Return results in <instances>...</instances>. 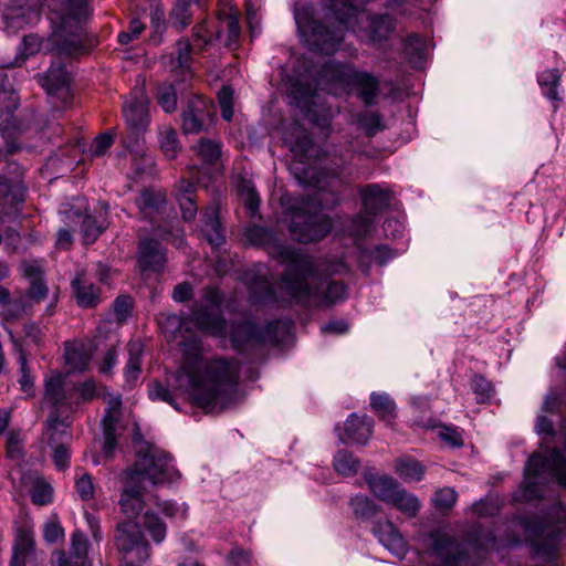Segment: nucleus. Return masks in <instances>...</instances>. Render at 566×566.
I'll return each mask as SVG.
<instances>
[{
    "label": "nucleus",
    "instance_id": "obj_7",
    "mask_svg": "<svg viewBox=\"0 0 566 566\" xmlns=\"http://www.w3.org/2000/svg\"><path fill=\"white\" fill-rule=\"evenodd\" d=\"M43 402L53 408L46 420L45 434L51 442H56L66 434L69 426L59 412L72 406V386L66 385L64 376L54 374L45 379Z\"/></svg>",
    "mask_w": 566,
    "mask_h": 566
},
{
    "label": "nucleus",
    "instance_id": "obj_62",
    "mask_svg": "<svg viewBox=\"0 0 566 566\" xmlns=\"http://www.w3.org/2000/svg\"><path fill=\"white\" fill-rule=\"evenodd\" d=\"M218 101L221 108V115L222 118L230 122L233 116V91L229 86H223L219 94H218Z\"/></svg>",
    "mask_w": 566,
    "mask_h": 566
},
{
    "label": "nucleus",
    "instance_id": "obj_16",
    "mask_svg": "<svg viewBox=\"0 0 566 566\" xmlns=\"http://www.w3.org/2000/svg\"><path fill=\"white\" fill-rule=\"evenodd\" d=\"M123 484L118 500L119 510L127 516V521H135L144 510L145 501L143 495L146 488L137 482L132 473L123 474Z\"/></svg>",
    "mask_w": 566,
    "mask_h": 566
},
{
    "label": "nucleus",
    "instance_id": "obj_18",
    "mask_svg": "<svg viewBox=\"0 0 566 566\" xmlns=\"http://www.w3.org/2000/svg\"><path fill=\"white\" fill-rule=\"evenodd\" d=\"M149 99L143 86L135 87L126 97L123 105V115L132 128L143 129L148 124Z\"/></svg>",
    "mask_w": 566,
    "mask_h": 566
},
{
    "label": "nucleus",
    "instance_id": "obj_45",
    "mask_svg": "<svg viewBox=\"0 0 566 566\" xmlns=\"http://www.w3.org/2000/svg\"><path fill=\"white\" fill-rule=\"evenodd\" d=\"M190 2L189 0H178L171 11V24L178 32H181L190 23Z\"/></svg>",
    "mask_w": 566,
    "mask_h": 566
},
{
    "label": "nucleus",
    "instance_id": "obj_37",
    "mask_svg": "<svg viewBox=\"0 0 566 566\" xmlns=\"http://www.w3.org/2000/svg\"><path fill=\"white\" fill-rule=\"evenodd\" d=\"M294 130L295 134H285L284 142L292 153L300 157H307L312 147V139L301 127L295 126Z\"/></svg>",
    "mask_w": 566,
    "mask_h": 566
},
{
    "label": "nucleus",
    "instance_id": "obj_57",
    "mask_svg": "<svg viewBox=\"0 0 566 566\" xmlns=\"http://www.w3.org/2000/svg\"><path fill=\"white\" fill-rule=\"evenodd\" d=\"M534 555L544 562L555 560L557 557V547L554 539H545L534 545Z\"/></svg>",
    "mask_w": 566,
    "mask_h": 566
},
{
    "label": "nucleus",
    "instance_id": "obj_41",
    "mask_svg": "<svg viewBox=\"0 0 566 566\" xmlns=\"http://www.w3.org/2000/svg\"><path fill=\"white\" fill-rule=\"evenodd\" d=\"M159 143L160 148L165 156L169 159H174L179 151V142L177 132L170 126H164L159 130Z\"/></svg>",
    "mask_w": 566,
    "mask_h": 566
},
{
    "label": "nucleus",
    "instance_id": "obj_19",
    "mask_svg": "<svg viewBox=\"0 0 566 566\" xmlns=\"http://www.w3.org/2000/svg\"><path fill=\"white\" fill-rule=\"evenodd\" d=\"M243 281L254 301L272 298V283L268 276V270L264 265L260 264L247 270L243 274Z\"/></svg>",
    "mask_w": 566,
    "mask_h": 566
},
{
    "label": "nucleus",
    "instance_id": "obj_23",
    "mask_svg": "<svg viewBox=\"0 0 566 566\" xmlns=\"http://www.w3.org/2000/svg\"><path fill=\"white\" fill-rule=\"evenodd\" d=\"M364 211L376 216L390 203V193L378 185H369L359 190Z\"/></svg>",
    "mask_w": 566,
    "mask_h": 566
},
{
    "label": "nucleus",
    "instance_id": "obj_39",
    "mask_svg": "<svg viewBox=\"0 0 566 566\" xmlns=\"http://www.w3.org/2000/svg\"><path fill=\"white\" fill-rule=\"evenodd\" d=\"M198 157L207 164H214L221 155V145L217 140L201 138L193 146Z\"/></svg>",
    "mask_w": 566,
    "mask_h": 566
},
{
    "label": "nucleus",
    "instance_id": "obj_17",
    "mask_svg": "<svg viewBox=\"0 0 566 566\" xmlns=\"http://www.w3.org/2000/svg\"><path fill=\"white\" fill-rule=\"evenodd\" d=\"M19 271L29 281L27 296L30 300L38 303L48 297L49 287L44 282L45 270L43 260L25 259L20 262Z\"/></svg>",
    "mask_w": 566,
    "mask_h": 566
},
{
    "label": "nucleus",
    "instance_id": "obj_48",
    "mask_svg": "<svg viewBox=\"0 0 566 566\" xmlns=\"http://www.w3.org/2000/svg\"><path fill=\"white\" fill-rule=\"evenodd\" d=\"M357 124L368 136H374L378 130L384 129L381 118L376 112H364L357 116Z\"/></svg>",
    "mask_w": 566,
    "mask_h": 566
},
{
    "label": "nucleus",
    "instance_id": "obj_64",
    "mask_svg": "<svg viewBox=\"0 0 566 566\" xmlns=\"http://www.w3.org/2000/svg\"><path fill=\"white\" fill-rule=\"evenodd\" d=\"M239 191L248 210L251 213L256 212L260 205V199L255 189L249 182L242 181L241 185H239Z\"/></svg>",
    "mask_w": 566,
    "mask_h": 566
},
{
    "label": "nucleus",
    "instance_id": "obj_59",
    "mask_svg": "<svg viewBox=\"0 0 566 566\" xmlns=\"http://www.w3.org/2000/svg\"><path fill=\"white\" fill-rule=\"evenodd\" d=\"M247 238L255 245H269L274 242V235L270 230L256 226L248 229Z\"/></svg>",
    "mask_w": 566,
    "mask_h": 566
},
{
    "label": "nucleus",
    "instance_id": "obj_43",
    "mask_svg": "<svg viewBox=\"0 0 566 566\" xmlns=\"http://www.w3.org/2000/svg\"><path fill=\"white\" fill-rule=\"evenodd\" d=\"M192 46L188 39L182 38L176 43L177 69L184 75V78L191 75L190 72V54Z\"/></svg>",
    "mask_w": 566,
    "mask_h": 566
},
{
    "label": "nucleus",
    "instance_id": "obj_33",
    "mask_svg": "<svg viewBox=\"0 0 566 566\" xmlns=\"http://www.w3.org/2000/svg\"><path fill=\"white\" fill-rule=\"evenodd\" d=\"M370 406L380 420L389 426L392 424L396 418V403L388 394L373 392L370 395Z\"/></svg>",
    "mask_w": 566,
    "mask_h": 566
},
{
    "label": "nucleus",
    "instance_id": "obj_40",
    "mask_svg": "<svg viewBox=\"0 0 566 566\" xmlns=\"http://www.w3.org/2000/svg\"><path fill=\"white\" fill-rule=\"evenodd\" d=\"M354 514L357 517L369 520L379 512V506L368 496L356 495L349 502Z\"/></svg>",
    "mask_w": 566,
    "mask_h": 566
},
{
    "label": "nucleus",
    "instance_id": "obj_20",
    "mask_svg": "<svg viewBox=\"0 0 566 566\" xmlns=\"http://www.w3.org/2000/svg\"><path fill=\"white\" fill-rule=\"evenodd\" d=\"M373 533L378 537L379 542L394 555H405L406 542L390 521L386 520L376 522L373 527Z\"/></svg>",
    "mask_w": 566,
    "mask_h": 566
},
{
    "label": "nucleus",
    "instance_id": "obj_51",
    "mask_svg": "<svg viewBox=\"0 0 566 566\" xmlns=\"http://www.w3.org/2000/svg\"><path fill=\"white\" fill-rule=\"evenodd\" d=\"M140 349L136 345L129 347V358L125 367V377L128 382H133L137 379L140 373Z\"/></svg>",
    "mask_w": 566,
    "mask_h": 566
},
{
    "label": "nucleus",
    "instance_id": "obj_60",
    "mask_svg": "<svg viewBox=\"0 0 566 566\" xmlns=\"http://www.w3.org/2000/svg\"><path fill=\"white\" fill-rule=\"evenodd\" d=\"M145 526L153 539L160 543L166 536V525L154 514L146 513Z\"/></svg>",
    "mask_w": 566,
    "mask_h": 566
},
{
    "label": "nucleus",
    "instance_id": "obj_54",
    "mask_svg": "<svg viewBox=\"0 0 566 566\" xmlns=\"http://www.w3.org/2000/svg\"><path fill=\"white\" fill-rule=\"evenodd\" d=\"M458 494L452 488L438 490L433 497V504L439 510H450L457 502Z\"/></svg>",
    "mask_w": 566,
    "mask_h": 566
},
{
    "label": "nucleus",
    "instance_id": "obj_11",
    "mask_svg": "<svg viewBox=\"0 0 566 566\" xmlns=\"http://www.w3.org/2000/svg\"><path fill=\"white\" fill-rule=\"evenodd\" d=\"M19 107V97L7 74L0 72V133L6 142L7 153H13L18 127L14 112Z\"/></svg>",
    "mask_w": 566,
    "mask_h": 566
},
{
    "label": "nucleus",
    "instance_id": "obj_4",
    "mask_svg": "<svg viewBox=\"0 0 566 566\" xmlns=\"http://www.w3.org/2000/svg\"><path fill=\"white\" fill-rule=\"evenodd\" d=\"M90 10L86 0H55L51 9L53 31L48 49L57 55L77 53L84 44L83 21Z\"/></svg>",
    "mask_w": 566,
    "mask_h": 566
},
{
    "label": "nucleus",
    "instance_id": "obj_24",
    "mask_svg": "<svg viewBox=\"0 0 566 566\" xmlns=\"http://www.w3.org/2000/svg\"><path fill=\"white\" fill-rule=\"evenodd\" d=\"M374 422L367 416L352 413L345 422V436L355 443L365 444L373 433Z\"/></svg>",
    "mask_w": 566,
    "mask_h": 566
},
{
    "label": "nucleus",
    "instance_id": "obj_31",
    "mask_svg": "<svg viewBox=\"0 0 566 566\" xmlns=\"http://www.w3.org/2000/svg\"><path fill=\"white\" fill-rule=\"evenodd\" d=\"M65 363L71 370L83 371L87 368L91 355L81 342H66L64 346Z\"/></svg>",
    "mask_w": 566,
    "mask_h": 566
},
{
    "label": "nucleus",
    "instance_id": "obj_36",
    "mask_svg": "<svg viewBox=\"0 0 566 566\" xmlns=\"http://www.w3.org/2000/svg\"><path fill=\"white\" fill-rule=\"evenodd\" d=\"M562 74L557 69H551L538 75L537 82L543 90L544 95L551 101L559 102L558 86Z\"/></svg>",
    "mask_w": 566,
    "mask_h": 566
},
{
    "label": "nucleus",
    "instance_id": "obj_38",
    "mask_svg": "<svg viewBox=\"0 0 566 566\" xmlns=\"http://www.w3.org/2000/svg\"><path fill=\"white\" fill-rule=\"evenodd\" d=\"M333 465L338 474L343 476H352L358 472L360 462L352 452L347 450H339L334 455Z\"/></svg>",
    "mask_w": 566,
    "mask_h": 566
},
{
    "label": "nucleus",
    "instance_id": "obj_1",
    "mask_svg": "<svg viewBox=\"0 0 566 566\" xmlns=\"http://www.w3.org/2000/svg\"><path fill=\"white\" fill-rule=\"evenodd\" d=\"M274 248L282 262L286 263L281 289L295 302L308 307H322L346 297V286L329 280L331 275L345 270L343 263L316 260L283 244H274Z\"/></svg>",
    "mask_w": 566,
    "mask_h": 566
},
{
    "label": "nucleus",
    "instance_id": "obj_53",
    "mask_svg": "<svg viewBox=\"0 0 566 566\" xmlns=\"http://www.w3.org/2000/svg\"><path fill=\"white\" fill-rule=\"evenodd\" d=\"M41 48V39L36 34L25 35L22 40V54L23 57H17L14 62L6 64V66H18L21 65L22 61L29 55H33L39 52Z\"/></svg>",
    "mask_w": 566,
    "mask_h": 566
},
{
    "label": "nucleus",
    "instance_id": "obj_5",
    "mask_svg": "<svg viewBox=\"0 0 566 566\" xmlns=\"http://www.w3.org/2000/svg\"><path fill=\"white\" fill-rule=\"evenodd\" d=\"M136 457L135 463L124 474L132 473L140 484L145 485V481L153 485L174 483L181 478L171 464L169 454L154 444L142 443L136 450Z\"/></svg>",
    "mask_w": 566,
    "mask_h": 566
},
{
    "label": "nucleus",
    "instance_id": "obj_44",
    "mask_svg": "<svg viewBox=\"0 0 566 566\" xmlns=\"http://www.w3.org/2000/svg\"><path fill=\"white\" fill-rule=\"evenodd\" d=\"M157 102L166 113L177 108V92L171 83H163L157 90Z\"/></svg>",
    "mask_w": 566,
    "mask_h": 566
},
{
    "label": "nucleus",
    "instance_id": "obj_42",
    "mask_svg": "<svg viewBox=\"0 0 566 566\" xmlns=\"http://www.w3.org/2000/svg\"><path fill=\"white\" fill-rule=\"evenodd\" d=\"M118 423V418L114 415L104 416L102 420L104 443L103 452L106 457H111L116 448L115 431Z\"/></svg>",
    "mask_w": 566,
    "mask_h": 566
},
{
    "label": "nucleus",
    "instance_id": "obj_12",
    "mask_svg": "<svg viewBox=\"0 0 566 566\" xmlns=\"http://www.w3.org/2000/svg\"><path fill=\"white\" fill-rule=\"evenodd\" d=\"M39 83L56 109L66 108L72 102L71 78L60 57L52 62L46 73L39 75Z\"/></svg>",
    "mask_w": 566,
    "mask_h": 566
},
{
    "label": "nucleus",
    "instance_id": "obj_46",
    "mask_svg": "<svg viewBox=\"0 0 566 566\" xmlns=\"http://www.w3.org/2000/svg\"><path fill=\"white\" fill-rule=\"evenodd\" d=\"M90 544L82 531H75L71 536L70 555L75 559H88Z\"/></svg>",
    "mask_w": 566,
    "mask_h": 566
},
{
    "label": "nucleus",
    "instance_id": "obj_50",
    "mask_svg": "<svg viewBox=\"0 0 566 566\" xmlns=\"http://www.w3.org/2000/svg\"><path fill=\"white\" fill-rule=\"evenodd\" d=\"M25 312V302L22 295L10 297L0 312L6 321H14Z\"/></svg>",
    "mask_w": 566,
    "mask_h": 566
},
{
    "label": "nucleus",
    "instance_id": "obj_47",
    "mask_svg": "<svg viewBox=\"0 0 566 566\" xmlns=\"http://www.w3.org/2000/svg\"><path fill=\"white\" fill-rule=\"evenodd\" d=\"M148 397L153 401H163L169 403L176 410H180L175 401L171 391L159 381H153L148 386Z\"/></svg>",
    "mask_w": 566,
    "mask_h": 566
},
{
    "label": "nucleus",
    "instance_id": "obj_14",
    "mask_svg": "<svg viewBox=\"0 0 566 566\" xmlns=\"http://www.w3.org/2000/svg\"><path fill=\"white\" fill-rule=\"evenodd\" d=\"M214 118V107L211 101L200 96H192L182 111V132L185 134H199L207 132Z\"/></svg>",
    "mask_w": 566,
    "mask_h": 566
},
{
    "label": "nucleus",
    "instance_id": "obj_49",
    "mask_svg": "<svg viewBox=\"0 0 566 566\" xmlns=\"http://www.w3.org/2000/svg\"><path fill=\"white\" fill-rule=\"evenodd\" d=\"M4 200L8 203H18L23 200L21 187L17 182L10 184L7 177L0 176V201Z\"/></svg>",
    "mask_w": 566,
    "mask_h": 566
},
{
    "label": "nucleus",
    "instance_id": "obj_30",
    "mask_svg": "<svg viewBox=\"0 0 566 566\" xmlns=\"http://www.w3.org/2000/svg\"><path fill=\"white\" fill-rule=\"evenodd\" d=\"M201 232L212 247H219L223 240V230L216 207H209L203 212V224Z\"/></svg>",
    "mask_w": 566,
    "mask_h": 566
},
{
    "label": "nucleus",
    "instance_id": "obj_26",
    "mask_svg": "<svg viewBox=\"0 0 566 566\" xmlns=\"http://www.w3.org/2000/svg\"><path fill=\"white\" fill-rule=\"evenodd\" d=\"M76 302L82 307H94L99 302V291L86 277L84 272H78L72 281Z\"/></svg>",
    "mask_w": 566,
    "mask_h": 566
},
{
    "label": "nucleus",
    "instance_id": "obj_58",
    "mask_svg": "<svg viewBox=\"0 0 566 566\" xmlns=\"http://www.w3.org/2000/svg\"><path fill=\"white\" fill-rule=\"evenodd\" d=\"M158 506L161 513L170 518L185 520L188 514V506L185 503L164 501L161 503H158Z\"/></svg>",
    "mask_w": 566,
    "mask_h": 566
},
{
    "label": "nucleus",
    "instance_id": "obj_63",
    "mask_svg": "<svg viewBox=\"0 0 566 566\" xmlns=\"http://www.w3.org/2000/svg\"><path fill=\"white\" fill-rule=\"evenodd\" d=\"M472 389L479 402H485L493 396V387L491 382L482 376H475L473 378Z\"/></svg>",
    "mask_w": 566,
    "mask_h": 566
},
{
    "label": "nucleus",
    "instance_id": "obj_10",
    "mask_svg": "<svg viewBox=\"0 0 566 566\" xmlns=\"http://www.w3.org/2000/svg\"><path fill=\"white\" fill-rule=\"evenodd\" d=\"M332 220L318 211H310L305 207L292 210L290 232L294 240L311 243L323 239L332 230Z\"/></svg>",
    "mask_w": 566,
    "mask_h": 566
},
{
    "label": "nucleus",
    "instance_id": "obj_35",
    "mask_svg": "<svg viewBox=\"0 0 566 566\" xmlns=\"http://www.w3.org/2000/svg\"><path fill=\"white\" fill-rule=\"evenodd\" d=\"M193 185L189 181L181 180L179 185L178 201L186 221H191L197 214V205L192 196Z\"/></svg>",
    "mask_w": 566,
    "mask_h": 566
},
{
    "label": "nucleus",
    "instance_id": "obj_28",
    "mask_svg": "<svg viewBox=\"0 0 566 566\" xmlns=\"http://www.w3.org/2000/svg\"><path fill=\"white\" fill-rule=\"evenodd\" d=\"M9 335L13 344V350L19 355L18 361L20 375L18 378V382L20 385V389L28 396H32L34 394V379L28 366L27 353L22 347L21 340L17 339L11 331H9Z\"/></svg>",
    "mask_w": 566,
    "mask_h": 566
},
{
    "label": "nucleus",
    "instance_id": "obj_13",
    "mask_svg": "<svg viewBox=\"0 0 566 566\" xmlns=\"http://www.w3.org/2000/svg\"><path fill=\"white\" fill-rule=\"evenodd\" d=\"M207 33L208 30L205 22L197 24L192 29L195 45L200 50H203L206 46L212 45L216 42L233 49L235 48L241 33L239 20L235 15L228 14L220 20V24L213 34L208 35Z\"/></svg>",
    "mask_w": 566,
    "mask_h": 566
},
{
    "label": "nucleus",
    "instance_id": "obj_56",
    "mask_svg": "<svg viewBox=\"0 0 566 566\" xmlns=\"http://www.w3.org/2000/svg\"><path fill=\"white\" fill-rule=\"evenodd\" d=\"M133 300L128 295H119L113 303V312L117 323H123L130 315Z\"/></svg>",
    "mask_w": 566,
    "mask_h": 566
},
{
    "label": "nucleus",
    "instance_id": "obj_3",
    "mask_svg": "<svg viewBox=\"0 0 566 566\" xmlns=\"http://www.w3.org/2000/svg\"><path fill=\"white\" fill-rule=\"evenodd\" d=\"M358 90V96L366 105H371L378 93V81L366 72H358L352 65L340 64L334 61L326 62L315 80V86L305 88L297 84L293 87V95L298 103H307L316 94L317 90L338 94L347 87Z\"/></svg>",
    "mask_w": 566,
    "mask_h": 566
},
{
    "label": "nucleus",
    "instance_id": "obj_29",
    "mask_svg": "<svg viewBox=\"0 0 566 566\" xmlns=\"http://www.w3.org/2000/svg\"><path fill=\"white\" fill-rule=\"evenodd\" d=\"M370 492L385 503H390L400 484L388 475H370L366 478Z\"/></svg>",
    "mask_w": 566,
    "mask_h": 566
},
{
    "label": "nucleus",
    "instance_id": "obj_55",
    "mask_svg": "<svg viewBox=\"0 0 566 566\" xmlns=\"http://www.w3.org/2000/svg\"><path fill=\"white\" fill-rule=\"evenodd\" d=\"M184 323V318L176 314H161L158 318L160 328L171 337L180 332Z\"/></svg>",
    "mask_w": 566,
    "mask_h": 566
},
{
    "label": "nucleus",
    "instance_id": "obj_25",
    "mask_svg": "<svg viewBox=\"0 0 566 566\" xmlns=\"http://www.w3.org/2000/svg\"><path fill=\"white\" fill-rule=\"evenodd\" d=\"M313 44L325 54H332L344 38L343 30H331L322 23L313 25Z\"/></svg>",
    "mask_w": 566,
    "mask_h": 566
},
{
    "label": "nucleus",
    "instance_id": "obj_21",
    "mask_svg": "<svg viewBox=\"0 0 566 566\" xmlns=\"http://www.w3.org/2000/svg\"><path fill=\"white\" fill-rule=\"evenodd\" d=\"M63 216L67 226L72 227V223L80 224L81 233L85 244L95 242L104 230L103 223H98L96 219L90 214L83 216L78 210H64Z\"/></svg>",
    "mask_w": 566,
    "mask_h": 566
},
{
    "label": "nucleus",
    "instance_id": "obj_6",
    "mask_svg": "<svg viewBox=\"0 0 566 566\" xmlns=\"http://www.w3.org/2000/svg\"><path fill=\"white\" fill-rule=\"evenodd\" d=\"M346 9V13H338L339 23L354 31H363L374 43H380L389 39L396 28L395 19L388 14H367L359 11L354 0H331V7L339 11L338 6Z\"/></svg>",
    "mask_w": 566,
    "mask_h": 566
},
{
    "label": "nucleus",
    "instance_id": "obj_34",
    "mask_svg": "<svg viewBox=\"0 0 566 566\" xmlns=\"http://www.w3.org/2000/svg\"><path fill=\"white\" fill-rule=\"evenodd\" d=\"M389 504L409 517H415L421 507L419 499L401 486Z\"/></svg>",
    "mask_w": 566,
    "mask_h": 566
},
{
    "label": "nucleus",
    "instance_id": "obj_32",
    "mask_svg": "<svg viewBox=\"0 0 566 566\" xmlns=\"http://www.w3.org/2000/svg\"><path fill=\"white\" fill-rule=\"evenodd\" d=\"M395 472L406 482H418L422 480L426 469L412 458H399L394 465Z\"/></svg>",
    "mask_w": 566,
    "mask_h": 566
},
{
    "label": "nucleus",
    "instance_id": "obj_15",
    "mask_svg": "<svg viewBox=\"0 0 566 566\" xmlns=\"http://www.w3.org/2000/svg\"><path fill=\"white\" fill-rule=\"evenodd\" d=\"M116 548L124 555L135 553L139 562L149 558V546L138 523L135 521H123L117 524L114 537Z\"/></svg>",
    "mask_w": 566,
    "mask_h": 566
},
{
    "label": "nucleus",
    "instance_id": "obj_9",
    "mask_svg": "<svg viewBox=\"0 0 566 566\" xmlns=\"http://www.w3.org/2000/svg\"><path fill=\"white\" fill-rule=\"evenodd\" d=\"M428 554L437 562V566H476L468 554L464 543L457 542L444 531H433L429 535Z\"/></svg>",
    "mask_w": 566,
    "mask_h": 566
},
{
    "label": "nucleus",
    "instance_id": "obj_61",
    "mask_svg": "<svg viewBox=\"0 0 566 566\" xmlns=\"http://www.w3.org/2000/svg\"><path fill=\"white\" fill-rule=\"evenodd\" d=\"M75 489L81 500L90 501L94 497L95 488L92 475L88 473L81 474L75 481Z\"/></svg>",
    "mask_w": 566,
    "mask_h": 566
},
{
    "label": "nucleus",
    "instance_id": "obj_52",
    "mask_svg": "<svg viewBox=\"0 0 566 566\" xmlns=\"http://www.w3.org/2000/svg\"><path fill=\"white\" fill-rule=\"evenodd\" d=\"M373 214L367 212L358 213L350 222L349 231L355 237H365L369 233L373 224Z\"/></svg>",
    "mask_w": 566,
    "mask_h": 566
},
{
    "label": "nucleus",
    "instance_id": "obj_22",
    "mask_svg": "<svg viewBox=\"0 0 566 566\" xmlns=\"http://www.w3.org/2000/svg\"><path fill=\"white\" fill-rule=\"evenodd\" d=\"M166 254L159 242L145 239L138 249V262L143 270L160 271L166 263Z\"/></svg>",
    "mask_w": 566,
    "mask_h": 566
},
{
    "label": "nucleus",
    "instance_id": "obj_8",
    "mask_svg": "<svg viewBox=\"0 0 566 566\" xmlns=\"http://www.w3.org/2000/svg\"><path fill=\"white\" fill-rule=\"evenodd\" d=\"M222 296L217 287L209 286L203 290L201 302H196L190 321L202 332L214 336L226 333V322L220 314L219 306Z\"/></svg>",
    "mask_w": 566,
    "mask_h": 566
},
{
    "label": "nucleus",
    "instance_id": "obj_27",
    "mask_svg": "<svg viewBox=\"0 0 566 566\" xmlns=\"http://www.w3.org/2000/svg\"><path fill=\"white\" fill-rule=\"evenodd\" d=\"M166 205V193L160 189H146L136 198V206L145 218H151Z\"/></svg>",
    "mask_w": 566,
    "mask_h": 566
},
{
    "label": "nucleus",
    "instance_id": "obj_2",
    "mask_svg": "<svg viewBox=\"0 0 566 566\" xmlns=\"http://www.w3.org/2000/svg\"><path fill=\"white\" fill-rule=\"evenodd\" d=\"M182 364L175 375L177 389L197 406L224 405L235 392L239 363L222 357L206 360L198 340L184 343Z\"/></svg>",
    "mask_w": 566,
    "mask_h": 566
}]
</instances>
